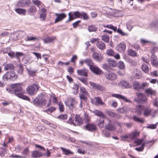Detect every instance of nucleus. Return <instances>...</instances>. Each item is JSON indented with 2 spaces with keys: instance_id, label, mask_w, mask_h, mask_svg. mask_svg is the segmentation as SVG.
I'll use <instances>...</instances> for the list:
<instances>
[{
  "instance_id": "f257e3e1",
  "label": "nucleus",
  "mask_w": 158,
  "mask_h": 158,
  "mask_svg": "<svg viewBox=\"0 0 158 158\" xmlns=\"http://www.w3.org/2000/svg\"><path fill=\"white\" fill-rule=\"evenodd\" d=\"M23 85V83H15L11 85V87L10 88L9 92L11 93H15V95L19 98L24 100L29 101L30 98L27 96L24 95L22 93H19L22 90L21 86Z\"/></svg>"
},
{
  "instance_id": "f03ea898",
  "label": "nucleus",
  "mask_w": 158,
  "mask_h": 158,
  "mask_svg": "<svg viewBox=\"0 0 158 158\" xmlns=\"http://www.w3.org/2000/svg\"><path fill=\"white\" fill-rule=\"evenodd\" d=\"M17 77L18 75L15 74V72L13 71H11L5 74L3 76L2 79L3 80L10 79L14 81L17 79Z\"/></svg>"
},
{
  "instance_id": "7ed1b4c3",
  "label": "nucleus",
  "mask_w": 158,
  "mask_h": 158,
  "mask_svg": "<svg viewBox=\"0 0 158 158\" xmlns=\"http://www.w3.org/2000/svg\"><path fill=\"white\" fill-rule=\"evenodd\" d=\"M38 89V85L36 84H33L28 86L26 89V90L29 94L33 95L36 94Z\"/></svg>"
},
{
  "instance_id": "20e7f679",
  "label": "nucleus",
  "mask_w": 158,
  "mask_h": 158,
  "mask_svg": "<svg viewBox=\"0 0 158 158\" xmlns=\"http://www.w3.org/2000/svg\"><path fill=\"white\" fill-rule=\"evenodd\" d=\"M79 97L81 100L85 101L87 99V97L89 94L86 89L83 87H80V88Z\"/></svg>"
},
{
  "instance_id": "39448f33",
  "label": "nucleus",
  "mask_w": 158,
  "mask_h": 158,
  "mask_svg": "<svg viewBox=\"0 0 158 158\" xmlns=\"http://www.w3.org/2000/svg\"><path fill=\"white\" fill-rule=\"evenodd\" d=\"M33 103L36 106H41L45 105L47 101L44 98L41 97L36 98L33 100Z\"/></svg>"
},
{
  "instance_id": "423d86ee",
  "label": "nucleus",
  "mask_w": 158,
  "mask_h": 158,
  "mask_svg": "<svg viewBox=\"0 0 158 158\" xmlns=\"http://www.w3.org/2000/svg\"><path fill=\"white\" fill-rule=\"evenodd\" d=\"M81 12L78 11L70 12L68 14L69 19L68 21H70L77 18H81Z\"/></svg>"
},
{
  "instance_id": "0eeeda50",
  "label": "nucleus",
  "mask_w": 158,
  "mask_h": 158,
  "mask_svg": "<svg viewBox=\"0 0 158 158\" xmlns=\"http://www.w3.org/2000/svg\"><path fill=\"white\" fill-rule=\"evenodd\" d=\"M105 77L107 79L111 81H114L117 78L116 75L110 71H108L105 73Z\"/></svg>"
},
{
  "instance_id": "6e6552de",
  "label": "nucleus",
  "mask_w": 158,
  "mask_h": 158,
  "mask_svg": "<svg viewBox=\"0 0 158 158\" xmlns=\"http://www.w3.org/2000/svg\"><path fill=\"white\" fill-rule=\"evenodd\" d=\"M25 35L26 33L25 32L23 31H20L18 32L15 33L12 36L13 38V40H16L22 38Z\"/></svg>"
},
{
  "instance_id": "1a4fd4ad",
  "label": "nucleus",
  "mask_w": 158,
  "mask_h": 158,
  "mask_svg": "<svg viewBox=\"0 0 158 158\" xmlns=\"http://www.w3.org/2000/svg\"><path fill=\"white\" fill-rule=\"evenodd\" d=\"M92 57L94 59L98 62L101 61L103 58V55L101 53L96 52L93 54Z\"/></svg>"
},
{
  "instance_id": "9d476101",
  "label": "nucleus",
  "mask_w": 158,
  "mask_h": 158,
  "mask_svg": "<svg viewBox=\"0 0 158 158\" xmlns=\"http://www.w3.org/2000/svg\"><path fill=\"white\" fill-rule=\"evenodd\" d=\"M89 69L91 71L97 75H100L102 72L99 68L93 65Z\"/></svg>"
},
{
  "instance_id": "9b49d317",
  "label": "nucleus",
  "mask_w": 158,
  "mask_h": 158,
  "mask_svg": "<svg viewBox=\"0 0 158 158\" xmlns=\"http://www.w3.org/2000/svg\"><path fill=\"white\" fill-rule=\"evenodd\" d=\"M116 49L118 52L123 53L126 50V45L124 43H121L118 45Z\"/></svg>"
},
{
  "instance_id": "f8f14e48",
  "label": "nucleus",
  "mask_w": 158,
  "mask_h": 158,
  "mask_svg": "<svg viewBox=\"0 0 158 158\" xmlns=\"http://www.w3.org/2000/svg\"><path fill=\"white\" fill-rule=\"evenodd\" d=\"M112 96L113 97L119 99H121L123 101L127 102H130V100L127 99L125 97L119 94H113L112 95Z\"/></svg>"
},
{
  "instance_id": "ddd939ff",
  "label": "nucleus",
  "mask_w": 158,
  "mask_h": 158,
  "mask_svg": "<svg viewBox=\"0 0 158 158\" xmlns=\"http://www.w3.org/2000/svg\"><path fill=\"white\" fill-rule=\"evenodd\" d=\"M77 103V102L75 100V99L74 98H70L69 100V104L68 105V106L69 107V108L71 109V108H73L74 107Z\"/></svg>"
},
{
  "instance_id": "4468645a",
  "label": "nucleus",
  "mask_w": 158,
  "mask_h": 158,
  "mask_svg": "<svg viewBox=\"0 0 158 158\" xmlns=\"http://www.w3.org/2000/svg\"><path fill=\"white\" fill-rule=\"evenodd\" d=\"M151 61L152 65L157 66L158 65V61L156 56L154 54H152L151 56Z\"/></svg>"
},
{
  "instance_id": "2eb2a0df",
  "label": "nucleus",
  "mask_w": 158,
  "mask_h": 158,
  "mask_svg": "<svg viewBox=\"0 0 158 158\" xmlns=\"http://www.w3.org/2000/svg\"><path fill=\"white\" fill-rule=\"evenodd\" d=\"M88 70L84 69L77 70V73L80 76H83L87 77L88 76Z\"/></svg>"
},
{
  "instance_id": "dca6fc26",
  "label": "nucleus",
  "mask_w": 158,
  "mask_h": 158,
  "mask_svg": "<svg viewBox=\"0 0 158 158\" xmlns=\"http://www.w3.org/2000/svg\"><path fill=\"white\" fill-rule=\"evenodd\" d=\"M75 122L77 125H81L83 123V118L79 114H76L75 116Z\"/></svg>"
},
{
  "instance_id": "f3484780",
  "label": "nucleus",
  "mask_w": 158,
  "mask_h": 158,
  "mask_svg": "<svg viewBox=\"0 0 158 158\" xmlns=\"http://www.w3.org/2000/svg\"><path fill=\"white\" fill-rule=\"evenodd\" d=\"M55 15L57 16V18L55 20V23L58 22L62 20L66 16V15L64 13H61L60 14L56 13L55 14Z\"/></svg>"
},
{
  "instance_id": "a211bd4d",
  "label": "nucleus",
  "mask_w": 158,
  "mask_h": 158,
  "mask_svg": "<svg viewBox=\"0 0 158 158\" xmlns=\"http://www.w3.org/2000/svg\"><path fill=\"white\" fill-rule=\"evenodd\" d=\"M96 125L93 124L89 123L86 126V129L91 131H94L96 130Z\"/></svg>"
},
{
  "instance_id": "6ab92c4d",
  "label": "nucleus",
  "mask_w": 158,
  "mask_h": 158,
  "mask_svg": "<svg viewBox=\"0 0 158 158\" xmlns=\"http://www.w3.org/2000/svg\"><path fill=\"white\" fill-rule=\"evenodd\" d=\"M145 108L144 106L139 105L136 108V111L138 114L141 115L142 113H143Z\"/></svg>"
},
{
  "instance_id": "aec40b11",
  "label": "nucleus",
  "mask_w": 158,
  "mask_h": 158,
  "mask_svg": "<svg viewBox=\"0 0 158 158\" xmlns=\"http://www.w3.org/2000/svg\"><path fill=\"white\" fill-rule=\"evenodd\" d=\"M118 85H119L122 86L123 88H129L131 87L128 82L124 80L122 81L119 82Z\"/></svg>"
},
{
  "instance_id": "412c9836",
  "label": "nucleus",
  "mask_w": 158,
  "mask_h": 158,
  "mask_svg": "<svg viewBox=\"0 0 158 158\" xmlns=\"http://www.w3.org/2000/svg\"><path fill=\"white\" fill-rule=\"evenodd\" d=\"M133 73L134 77L135 78L139 79L141 77L142 74L140 70L136 69L134 71Z\"/></svg>"
},
{
  "instance_id": "4be33fe9",
  "label": "nucleus",
  "mask_w": 158,
  "mask_h": 158,
  "mask_svg": "<svg viewBox=\"0 0 158 158\" xmlns=\"http://www.w3.org/2000/svg\"><path fill=\"white\" fill-rule=\"evenodd\" d=\"M133 88L134 89L139 91L141 89V84L138 81H135L133 84Z\"/></svg>"
},
{
  "instance_id": "5701e85b",
  "label": "nucleus",
  "mask_w": 158,
  "mask_h": 158,
  "mask_svg": "<svg viewBox=\"0 0 158 158\" xmlns=\"http://www.w3.org/2000/svg\"><path fill=\"white\" fill-rule=\"evenodd\" d=\"M56 39V38L55 36L48 37L44 39V43H48L53 42L55 41Z\"/></svg>"
},
{
  "instance_id": "b1692460",
  "label": "nucleus",
  "mask_w": 158,
  "mask_h": 158,
  "mask_svg": "<svg viewBox=\"0 0 158 158\" xmlns=\"http://www.w3.org/2000/svg\"><path fill=\"white\" fill-rule=\"evenodd\" d=\"M136 95L139 99L142 102H146L147 100V98L145 95L141 93H137Z\"/></svg>"
},
{
  "instance_id": "393cba45",
  "label": "nucleus",
  "mask_w": 158,
  "mask_h": 158,
  "mask_svg": "<svg viewBox=\"0 0 158 158\" xmlns=\"http://www.w3.org/2000/svg\"><path fill=\"white\" fill-rule=\"evenodd\" d=\"M139 132L135 131L129 135V138L131 139H135L137 136L139 135Z\"/></svg>"
},
{
  "instance_id": "a878e982",
  "label": "nucleus",
  "mask_w": 158,
  "mask_h": 158,
  "mask_svg": "<svg viewBox=\"0 0 158 158\" xmlns=\"http://www.w3.org/2000/svg\"><path fill=\"white\" fill-rule=\"evenodd\" d=\"M152 110L149 107H145L143 112V115L145 117H148L150 114Z\"/></svg>"
},
{
  "instance_id": "bb28decb",
  "label": "nucleus",
  "mask_w": 158,
  "mask_h": 158,
  "mask_svg": "<svg viewBox=\"0 0 158 158\" xmlns=\"http://www.w3.org/2000/svg\"><path fill=\"white\" fill-rule=\"evenodd\" d=\"M96 46L99 49L102 50H104L106 48L105 44L101 41H98Z\"/></svg>"
},
{
  "instance_id": "cd10ccee",
  "label": "nucleus",
  "mask_w": 158,
  "mask_h": 158,
  "mask_svg": "<svg viewBox=\"0 0 158 158\" xmlns=\"http://www.w3.org/2000/svg\"><path fill=\"white\" fill-rule=\"evenodd\" d=\"M106 61L108 64L111 67H115L117 65V62L116 61L111 59L107 58Z\"/></svg>"
},
{
  "instance_id": "c85d7f7f",
  "label": "nucleus",
  "mask_w": 158,
  "mask_h": 158,
  "mask_svg": "<svg viewBox=\"0 0 158 158\" xmlns=\"http://www.w3.org/2000/svg\"><path fill=\"white\" fill-rule=\"evenodd\" d=\"M60 148L63 152V154L65 155H68L73 154V152L69 149H67L62 147H60Z\"/></svg>"
},
{
  "instance_id": "c756f323",
  "label": "nucleus",
  "mask_w": 158,
  "mask_h": 158,
  "mask_svg": "<svg viewBox=\"0 0 158 158\" xmlns=\"http://www.w3.org/2000/svg\"><path fill=\"white\" fill-rule=\"evenodd\" d=\"M95 100V104L96 105H104V103L102 101V99L98 97H96L94 98Z\"/></svg>"
},
{
  "instance_id": "7c9ffc66",
  "label": "nucleus",
  "mask_w": 158,
  "mask_h": 158,
  "mask_svg": "<svg viewBox=\"0 0 158 158\" xmlns=\"http://www.w3.org/2000/svg\"><path fill=\"white\" fill-rule=\"evenodd\" d=\"M15 67L14 65L12 64H7L4 67V69L5 70H11L14 69Z\"/></svg>"
},
{
  "instance_id": "2f4dec72",
  "label": "nucleus",
  "mask_w": 158,
  "mask_h": 158,
  "mask_svg": "<svg viewBox=\"0 0 158 158\" xmlns=\"http://www.w3.org/2000/svg\"><path fill=\"white\" fill-rule=\"evenodd\" d=\"M133 120L136 122L143 123H144V119L143 118H139L136 115H134L132 117Z\"/></svg>"
},
{
  "instance_id": "473e14b6",
  "label": "nucleus",
  "mask_w": 158,
  "mask_h": 158,
  "mask_svg": "<svg viewBox=\"0 0 158 158\" xmlns=\"http://www.w3.org/2000/svg\"><path fill=\"white\" fill-rule=\"evenodd\" d=\"M41 13L40 15V18L43 20H44L46 17V10L44 8H42L41 9Z\"/></svg>"
},
{
  "instance_id": "72a5a7b5",
  "label": "nucleus",
  "mask_w": 158,
  "mask_h": 158,
  "mask_svg": "<svg viewBox=\"0 0 158 158\" xmlns=\"http://www.w3.org/2000/svg\"><path fill=\"white\" fill-rule=\"evenodd\" d=\"M15 11L16 13L19 15H25L26 13V10L22 8H17L15 9Z\"/></svg>"
},
{
  "instance_id": "f704fd0d",
  "label": "nucleus",
  "mask_w": 158,
  "mask_h": 158,
  "mask_svg": "<svg viewBox=\"0 0 158 158\" xmlns=\"http://www.w3.org/2000/svg\"><path fill=\"white\" fill-rule=\"evenodd\" d=\"M84 63L89 66V68H90V67L92 66L94 64L92 60L90 58L85 59L84 60Z\"/></svg>"
},
{
  "instance_id": "c9c22d12",
  "label": "nucleus",
  "mask_w": 158,
  "mask_h": 158,
  "mask_svg": "<svg viewBox=\"0 0 158 158\" xmlns=\"http://www.w3.org/2000/svg\"><path fill=\"white\" fill-rule=\"evenodd\" d=\"M42 156V153L37 151H34L31 155L32 157L34 158L39 157Z\"/></svg>"
},
{
  "instance_id": "e433bc0d",
  "label": "nucleus",
  "mask_w": 158,
  "mask_h": 158,
  "mask_svg": "<svg viewBox=\"0 0 158 158\" xmlns=\"http://www.w3.org/2000/svg\"><path fill=\"white\" fill-rule=\"evenodd\" d=\"M127 54L128 55L133 57L137 56V53L135 51L131 49L128 50Z\"/></svg>"
},
{
  "instance_id": "4c0bfd02",
  "label": "nucleus",
  "mask_w": 158,
  "mask_h": 158,
  "mask_svg": "<svg viewBox=\"0 0 158 158\" xmlns=\"http://www.w3.org/2000/svg\"><path fill=\"white\" fill-rule=\"evenodd\" d=\"M94 114L97 116H100L103 118L105 117V116L101 111L98 110H96L94 111Z\"/></svg>"
},
{
  "instance_id": "58836bf2",
  "label": "nucleus",
  "mask_w": 158,
  "mask_h": 158,
  "mask_svg": "<svg viewBox=\"0 0 158 158\" xmlns=\"http://www.w3.org/2000/svg\"><path fill=\"white\" fill-rule=\"evenodd\" d=\"M106 113L108 115L111 117H114L115 116H116L117 118H120L119 116L118 115H117L116 114V113L110 110H109L107 111Z\"/></svg>"
},
{
  "instance_id": "ea45409f",
  "label": "nucleus",
  "mask_w": 158,
  "mask_h": 158,
  "mask_svg": "<svg viewBox=\"0 0 158 158\" xmlns=\"http://www.w3.org/2000/svg\"><path fill=\"white\" fill-rule=\"evenodd\" d=\"M131 110L130 108L123 107L118 109V112L120 113H124L127 112L129 110Z\"/></svg>"
},
{
  "instance_id": "a19ab883",
  "label": "nucleus",
  "mask_w": 158,
  "mask_h": 158,
  "mask_svg": "<svg viewBox=\"0 0 158 158\" xmlns=\"http://www.w3.org/2000/svg\"><path fill=\"white\" fill-rule=\"evenodd\" d=\"M145 92L147 95H152L154 94L155 93L154 91L150 88L145 89Z\"/></svg>"
},
{
  "instance_id": "79ce46f5",
  "label": "nucleus",
  "mask_w": 158,
  "mask_h": 158,
  "mask_svg": "<svg viewBox=\"0 0 158 158\" xmlns=\"http://www.w3.org/2000/svg\"><path fill=\"white\" fill-rule=\"evenodd\" d=\"M78 86L76 84H74L73 87V94H77L78 93Z\"/></svg>"
},
{
  "instance_id": "37998d69",
  "label": "nucleus",
  "mask_w": 158,
  "mask_h": 158,
  "mask_svg": "<svg viewBox=\"0 0 158 158\" xmlns=\"http://www.w3.org/2000/svg\"><path fill=\"white\" fill-rule=\"evenodd\" d=\"M36 11V9L35 7L34 6L30 7L29 9L28 10V12L30 13L31 15L32 13H34Z\"/></svg>"
},
{
  "instance_id": "c03bdc74",
  "label": "nucleus",
  "mask_w": 158,
  "mask_h": 158,
  "mask_svg": "<svg viewBox=\"0 0 158 158\" xmlns=\"http://www.w3.org/2000/svg\"><path fill=\"white\" fill-rule=\"evenodd\" d=\"M97 29L96 27L93 25H89L88 27V30L89 32L95 31Z\"/></svg>"
},
{
  "instance_id": "a18cd8bd",
  "label": "nucleus",
  "mask_w": 158,
  "mask_h": 158,
  "mask_svg": "<svg viewBox=\"0 0 158 158\" xmlns=\"http://www.w3.org/2000/svg\"><path fill=\"white\" fill-rule=\"evenodd\" d=\"M102 40L106 43L109 42V37L107 35H103L102 36Z\"/></svg>"
},
{
  "instance_id": "49530a36",
  "label": "nucleus",
  "mask_w": 158,
  "mask_h": 158,
  "mask_svg": "<svg viewBox=\"0 0 158 158\" xmlns=\"http://www.w3.org/2000/svg\"><path fill=\"white\" fill-rule=\"evenodd\" d=\"M6 153V151L5 148L0 147V156L1 157L4 156L5 154Z\"/></svg>"
},
{
  "instance_id": "de8ad7c7",
  "label": "nucleus",
  "mask_w": 158,
  "mask_h": 158,
  "mask_svg": "<svg viewBox=\"0 0 158 158\" xmlns=\"http://www.w3.org/2000/svg\"><path fill=\"white\" fill-rule=\"evenodd\" d=\"M108 121L109 123L108 125L106 126V129L108 130H114V127L110 124V121L109 120Z\"/></svg>"
},
{
  "instance_id": "09e8293b",
  "label": "nucleus",
  "mask_w": 158,
  "mask_h": 158,
  "mask_svg": "<svg viewBox=\"0 0 158 158\" xmlns=\"http://www.w3.org/2000/svg\"><path fill=\"white\" fill-rule=\"evenodd\" d=\"M81 17H82L84 20L88 19L89 18L87 13L84 12H81Z\"/></svg>"
},
{
  "instance_id": "8fccbe9b",
  "label": "nucleus",
  "mask_w": 158,
  "mask_h": 158,
  "mask_svg": "<svg viewBox=\"0 0 158 158\" xmlns=\"http://www.w3.org/2000/svg\"><path fill=\"white\" fill-rule=\"evenodd\" d=\"M118 67L120 69H125V67L123 62L120 61L118 63Z\"/></svg>"
},
{
  "instance_id": "3c124183",
  "label": "nucleus",
  "mask_w": 158,
  "mask_h": 158,
  "mask_svg": "<svg viewBox=\"0 0 158 158\" xmlns=\"http://www.w3.org/2000/svg\"><path fill=\"white\" fill-rule=\"evenodd\" d=\"M141 69L145 73H147L148 71V67L144 63L142 65Z\"/></svg>"
},
{
  "instance_id": "603ef678",
  "label": "nucleus",
  "mask_w": 158,
  "mask_h": 158,
  "mask_svg": "<svg viewBox=\"0 0 158 158\" xmlns=\"http://www.w3.org/2000/svg\"><path fill=\"white\" fill-rule=\"evenodd\" d=\"M116 31L118 33L122 36H127L128 35V34L127 33L123 32L121 29H118Z\"/></svg>"
},
{
  "instance_id": "864d4df0",
  "label": "nucleus",
  "mask_w": 158,
  "mask_h": 158,
  "mask_svg": "<svg viewBox=\"0 0 158 158\" xmlns=\"http://www.w3.org/2000/svg\"><path fill=\"white\" fill-rule=\"evenodd\" d=\"M104 124V121L103 118H101L99 120V122H98V125L100 128H102L103 127Z\"/></svg>"
},
{
  "instance_id": "5fc2aeb1",
  "label": "nucleus",
  "mask_w": 158,
  "mask_h": 158,
  "mask_svg": "<svg viewBox=\"0 0 158 158\" xmlns=\"http://www.w3.org/2000/svg\"><path fill=\"white\" fill-rule=\"evenodd\" d=\"M56 110L55 108L54 107H51L50 108H48L45 111L48 114H50L52 111H54Z\"/></svg>"
},
{
  "instance_id": "6e6d98bb",
  "label": "nucleus",
  "mask_w": 158,
  "mask_h": 158,
  "mask_svg": "<svg viewBox=\"0 0 158 158\" xmlns=\"http://www.w3.org/2000/svg\"><path fill=\"white\" fill-rule=\"evenodd\" d=\"M157 124V123L155 124H151L148 125L147 126V128H150L153 129H155L156 128Z\"/></svg>"
},
{
  "instance_id": "4d7b16f0",
  "label": "nucleus",
  "mask_w": 158,
  "mask_h": 158,
  "mask_svg": "<svg viewBox=\"0 0 158 158\" xmlns=\"http://www.w3.org/2000/svg\"><path fill=\"white\" fill-rule=\"evenodd\" d=\"M25 2L23 0H21L19 1L17 5L19 7H23L25 6Z\"/></svg>"
},
{
  "instance_id": "13d9d810",
  "label": "nucleus",
  "mask_w": 158,
  "mask_h": 158,
  "mask_svg": "<svg viewBox=\"0 0 158 158\" xmlns=\"http://www.w3.org/2000/svg\"><path fill=\"white\" fill-rule=\"evenodd\" d=\"M106 52L108 55L112 56H113L114 53V51L113 50L110 49H107L106 51Z\"/></svg>"
},
{
  "instance_id": "bf43d9fd",
  "label": "nucleus",
  "mask_w": 158,
  "mask_h": 158,
  "mask_svg": "<svg viewBox=\"0 0 158 158\" xmlns=\"http://www.w3.org/2000/svg\"><path fill=\"white\" fill-rule=\"evenodd\" d=\"M37 38L34 37H31L28 36L27 37L26 39V41H35Z\"/></svg>"
},
{
  "instance_id": "052dcab7",
  "label": "nucleus",
  "mask_w": 158,
  "mask_h": 158,
  "mask_svg": "<svg viewBox=\"0 0 158 158\" xmlns=\"http://www.w3.org/2000/svg\"><path fill=\"white\" fill-rule=\"evenodd\" d=\"M143 141V139H137L135 141L134 143H136L137 145H139L142 143Z\"/></svg>"
},
{
  "instance_id": "680f3d73",
  "label": "nucleus",
  "mask_w": 158,
  "mask_h": 158,
  "mask_svg": "<svg viewBox=\"0 0 158 158\" xmlns=\"http://www.w3.org/2000/svg\"><path fill=\"white\" fill-rule=\"evenodd\" d=\"M58 106L59 110L60 111L62 112L64 111V106L62 103L61 102H59L58 103Z\"/></svg>"
},
{
  "instance_id": "e2e57ef3",
  "label": "nucleus",
  "mask_w": 158,
  "mask_h": 158,
  "mask_svg": "<svg viewBox=\"0 0 158 158\" xmlns=\"http://www.w3.org/2000/svg\"><path fill=\"white\" fill-rule=\"evenodd\" d=\"M78 79L80 80L84 84L86 85L88 84L86 79V78L83 77H78Z\"/></svg>"
},
{
  "instance_id": "0e129e2a",
  "label": "nucleus",
  "mask_w": 158,
  "mask_h": 158,
  "mask_svg": "<svg viewBox=\"0 0 158 158\" xmlns=\"http://www.w3.org/2000/svg\"><path fill=\"white\" fill-rule=\"evenodd\" d=\"M68 115L67 114H62L58 116V118L61 119H65L67 118Z\"/></svg>"
},
{
  "instance_id": "69168bd1",
  "label": "nucleus",
  "mask_w": 158,
  "mask_h": 158,
  "mask_svg": "<svg viewBox=\"0 0 158 158\" xmlns=\"http://www.w3.org/2000/svg\"><path fill=\"white\" fill-rule=\"evenodd\" d=\"M103 135L106 137H109L110 136V133L108 131L106 130H103L102 131Z\"/></svg>"
},
{
  "instance_id": "338daca9",
  "label": "nucleus",
  "mask_w": 158,
  "mask_h": 158,
  "mask_svg": "<svg viewBox=\"0 0 158 158\" xmlns=\"http://www.w3.org/2000/svg\"><path fill=\"white\" fill-rule=\"evenodd\" d=\"M89 84L92 86L93 88L96 89L98 84H96L95 83L90 81L89 82Z\"/></svg>"
},
{
  "instance_id": "774afa93",
  "label": "nucleus",
  "mask_w": 158,
  "mask_h": 158,
  "mask_svg": "<svg viewBox=\"0 0 158 158\" xmlns=\"http://www.w3.org/2000/svg\"><path fill=\"white\" fill-rule=\"evenodd\" d=\"M149 85V83L146 82H143L142 84H141V89H143L145 87H148Z\"/></svg>"
}]
</instances>
